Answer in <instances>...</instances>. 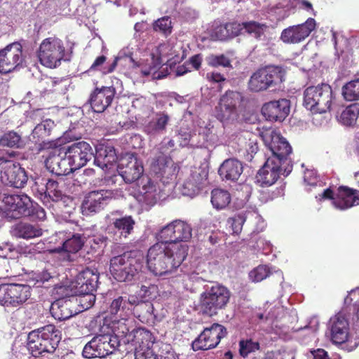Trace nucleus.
I'll use <instances>...</instances> for the list:
<instances>
[{
	"label": "nucleus",
	"mask_w": 359,
	"mask_h": 359,
	"mask_svg": "<svg viewBox=\"0 0 359 359\" xmlns=\"http://www.w3.org/2000/svg\"><path fill=\"white\" fill-rule=\"evenodd\" d=\"M188 245L178 242H157L149 250L147 266L154 276L172 273L188 255Z\"/></svg>",
	"instance_id": "nucleus-1"
},
{
	"label": "nucleus",
	"mask_w": 359,
	"mask_h": 359,
	"mask_svg": "<svg viewBox=\"0 0 359 359\" xmlns=\"http://www.w3.org/2000/svg\"><path fill=\"white\" fill-rule=\"evenodd\" d=\"M159 57L153 55L149 59L141 61L140 73L144 76H151L153 79H160L165 76L158 70L163 59H167L170 65L180 62L186 57V50L181 42L175 43L168 42L161 44L158 48Z\"/></svg>",
	"instance_id": "nucleus-2"
},
{
	"label": "nucleus",
	"mask_w": 359,
	"mask_h": 359,
	"mask_svg": "<svg viewBox=\"0 0 359 359\" xmlns=\"http://www.w3.org/2000/svg\"><path fill=\"white\" fill-rule=\"evenodd\" d=\"M174 140L165 137L152 151L150 160V170L162 182L168 184L173 180L178 172V168L168 155L174 150Z\"/></svg>",
	"instance_id": "nucleus-3"
},
{
	"label": "nucleus",
	"mask_w": 359,
	"mask_h": 359,
	"mask_svg": "<svg viewBox=\"0 0 359 359\" xmlns=\"http://www.w3.org/2000/svg\"><path fill=\"white\" fill-rule=\"evenodd\" d=\"M27 340L28 350L36 357L53 353L61 340V333L55 325H48L29 332Z\"/></svg>",
	"instance_id": "nucleus-4"
},
{
	"label": "nucleus",
	"mask_w": 359,
	"mask_h": 359,
	"mask_svg": "<svg viewBox=\"0 0 359 359\" xmlns=\"http://www.w3.org/2000/svg\"><path fill=\"white\" fill-rule=\"evenodd\" d=\"M265 146L271 153L267 158H273L279 164L283 165L284 172L289 175L292 170L290 155L292 154V147L287 140L280 133L273 129H268L261 134Z\"/></svg>",
	"instance_id": "nucleus-5"
},
{
	"label": "nucleus",
	"mask_w": 359,
	"mask_h": 359,
	"mask_svg": "<svg viewBox=\"0 0 359 359\" xmlns=\"http://www.w3.org/2000/svg\"><path fill=\"white\" fill-rule=\"evenodd\" d=\"M33 203L25 194L0 193V215L8 219H17L34 213Z\"/></svg>",
	"instance_id": "nucleus-6"
},
{
	"label": "nucleus",
	"mask_w": 359,
	"mask_h": 359,
	"mask_svg": "<svg viewBox=\"0 0 359 359\" xmlns=\"http://www.w3.org/2000/svg\"><path fill=\"white\" fill-rule=\"evenodd\" d=\"M333 100L332 88L326 83L309 86L304 93V105L313 113L323 114L330 111Z\"/></svg>",
	"instance_id": "nucleus-7"
},
{
	"label": "nucleus",
	"mask_w": 359,
	"mask_h": 359,
	"mask_svg": "<svg viewBox=\"0 0 359 359\" xmlns=\"http://www.w3.org/2000/svg\"><path fill=\"white\" fill-rule=\"evenodd\" d=\"M230 292L223 285L207 286L200 295L199 308L205 315L212 316L224 309L229 301Z\"/></svg>",
	"instance_id": "nucleus-8"
},
{
	"label": "nucleus",
	"mask_w": 359,
	"mask_h": 359,
	"mask_svg": "<svg viewBox=\"0 0 359 359\" xmlns=\"http://www.w3.org/2000/svg\"><path fill=\"white\" fill-rule=\"evenodd\" d=\"M331 339L334 344L346 343V347L351 351L359 344V330L354 329L353 322L352 332H349V325L347 320L341 313H338L330 319Z\"/></svg>",
	"instance_id": "nucleus-9"
},
{
	"label": "nucleus",
	"mask_w": 359,
	"mask_h": 359,
	"mask_svg": "<svg viewBox=\"0 0 359 359\" xmlns=\"http://www.w3.org/2000/svg\"><path fill=\"white\" fill-rule=\"evenodd\" d=\"M243 96L240 93L228 91L219 99L215 107L216 118L223 123H233L236 121L241 111Z\"/></svg>",
	"instance_id": "nucleus-10"
},
{
	"label": "nucleus",
	"mask_w": 359,
	"mask_h": 359,
	"mask_svg": "<svg viewBox=\"0 0 359 359\" xmlns=\"http://www.w3.org/2000/svg\"><path fill=\"white\" fill-rule=\"evenodd\" d=\"M65 48L61 39L51 36L43 39L37 51L40 63L49 68L58 67L65 59Z\"/></svg>",
	"instance_id": "nucleus-11"
},
{
	"label": "nucleus",
	"mask_w": 359,
	"mask_h": 359,
	"mask_svg": "<svg viewBox=\"0 0 359 359\" xmlns=\"http://www.w3.org/2000/svg\"><path fill=\"white\" fill-rule=\"evenodd\" d=\"M285 80V71L280 67L270 66L253 73L248 82L251 91L260 92L280 84Z\"/></svg>",
	"instance_id": "nucleus-12"
},
{
	"label": "nucleus",
	"mask_w": 359,
	"mask_h": 359,
	"mask_svg": "<svg viewBox=\"0 0 359 359\" xmlns=\"http://www.w3.org/2000/svg\"><path fill=\"white\" fill-rule=\"evenodd\" d=\"M98 282L97 271L86 269L79 273L75 280L69 285H60L56 288V292L60 295L88 293L95 290Z\"/></svg>",
	"instance_id": "nucleus-13"
},
{
	"label": "nucleus",
	"mask_w": 359,
	"mask_h": 359,
	"mask_svg": "<svg viewBox=\"0 0 359 359\" xmlns=\"http://www.w3.org/2000/svg\"><path fill=\"white\" fill-rule=\"evenodd\" d=\"M119 346V341L110 334H100L94 337L86 344L82 354L86 358H104L112 354Z\"/></svg>",
	"instance_id": "nucleus-14"
},
{
	"label": "nucleus",
	"mask_w": 359,
	"mask_h": 359,
	"mask_svg": "<svg viewBox=\"0 0 359 359\" xmlns=\"http://www.w3.org/2000/svg\"><path fill=\"white\" fill-rule=\"evenodd\" d=\"M319 201L329 199L332 201L333 206L338 210H345L353 206L359 205V197L356 190L347 187H339L335 191L328 188L324 189L318 196H316Z\"/></svg>",
	"instance_id": "nucleus-15"
},
{
	"label": "nucleus",
	"mask_w": 359,
	"mask_h": 359,
	"mask_svg": "<svg viewBox=\"0 0 359 359\" xmlns=\"http://www.w3.org/2000/svg\"><path fill=\"white\" fill-rule=\"evenodd\" d=\"M25 55L22 46L13 42L0 50V73L7 74L22 66Z\"/></svg>",
	"instance_id": "nucleus-16"
},
{
	"label": "nucleus",
	"mask_w": 359,
	"mask_h": 359,
	"mask_svg": "<svg viewBox=\"0 0 359 359\" xmlns=\"http://www.w3.org/2000/svg\"><path fill=\"white\" fill-rule=\"evenodd\" d=\"M27 180L25 170L19 163L9 160H0V180L4 184L22 188Z\"/></svg>",
	"instance_id": "nucleus-17"
},
{
	"label": "nucleus",
	"mask_w": 359,
	"mask_h": 359,
	"mask_svg": "<svg viewBox=\"0 0 359 359\" xmlns=\"http://www.w3.org/2000/svg\"><path fill=\"white\" fill-rule=\"evenodd\" d=\"M32 188L34 192L39 194V198L47 207L51 206V201L57 202L63 196L60 183L53 180H47L38 177Z\"/></svg>",
	"instance_id": "nucleus-18"
},
{
	"label": "nucleus",
	"mask_w": 359,
	"mask_h": 359,
	"mask_svg": "<svg viewBox=\"0 0 359 359\" xmlns=\"http://www.w3.org/2000/svg\"><path fill=\"white\" fill-rule=\"evenodd\" d=\"M113 198L114 193L111 190L100 189L88 192L81 204L82 214L89 216L100 212Z\"/></svg>",
	"instance_id": "nucleus-19"
},
{
	"label": "nucleus",
	"mask_w": 359,
	"mask_h": 359,
	"mask_svg": "<svg viewBox=\"0 0 359 359\" xmlns=\"http://www.w3.org/2000/svg\"><path fill=\"white\" fill-rule=\"evenodd\" d=\"M226 334V328L218 323L205 328L201 334L192 342L194 351L208 350L216 347L222 338Z\"/></svg>",
	"instance_id": "nucleus-20"
},
{
	"label": "nucleus",
	"mask_w": 359,
	"mask_h": 359,
	"mask_svg": "<svg viewBox=\"0 0 359 359\" xmlns=\"http://www.w3.org/2000/svg\"><path fill=\"white\" fill-rule=\"evenodd\" d=\"M137 262H144V255L141 251L132 250L114 256L110 260V272L116 280H123L130 274L122 273L123 268H130Z\"/></svg>",
	"instance_id": "nucleus-21"
},
{
	"label": "nucleus",
	"mask_w": 359,
	"mask_h": 359,
	"mask_svg": "<svg viewBox=\"0 0 359 359\" xmlns=\"http://www.w3.org/2000/svg\"><path fill=\"white\" fill-rule=\"evenodd\" d=\"M229 144L242 155H247L251 159L258 149V137L249 131H241L232 134Z\"/></svg>",
	"instance_id": "nucleus-22"
},
{
	"label": "nucleus",
	"mask_w": 359,
	"mask_h": 359,
	"mask_svg": "<svg viewBox=\"0 0 359 359\" xmlns=\"http://www.w3.org/2000/svg\"><path fill=\"white\" fill-rule=\"evenodd\" d=\"M316 27V20L309 18L304 23L284 29L281 32L280 39L285 43H299L305 40Z\"/></svg>",
	"instance_id": "nucleus-23"
},
{
	"label": "nucleus",
	"mask_w": 359,
	"mask_h": 359,
	"mask_svg": "<svg viewBox=\"0 0 359 359\" xmlns=\"http://www.w3.org/2000/svg\"><path fill=\"white\" fill-rule=\"evenodd\" d=\"M45 165L50 172L58 176L73 172L67 154L62 149L55 148L51 150L46 158Z\"/></svg>",
	"instance_id": "nucleus-24"
},
{
	"label": "nucleus",
	"mask_w": 359,
	"mask_h": 359,
	"mask_svg": "<svg viewBox=\"0 0 359 359\" xmlns=\"http://www.w3.org/2000/svg\"><path fill=\"white\" fill-rule=\"evenodd\" d=\"M65 151L72 165L73 172L84 166L94 156L90 145L83 141L72 144Z\"/></svg>",
	"instance_id": "nucleus-25"
},
{
	"label": "nucleus",
	"mask_w": 359,
	"mask_h": 359,
	"mask_svg": "<svg viewBox=\"0 0 359 359\" xmlns=\"http://www.w3.org/2000/svg\"><path fill=\"white\" fill-rule=\"evenodd\" d=\"M118 168L120 175L126 183L138 180L144 172L142 161L134 154H127L123 157Z\"/></svg>",
	"instance_id": "nucleus-26"
},
{
	"label": "nucleus",
	"mask_w": 359,
	"mask_h": 359,
	"mask_svg": "<svg viewBox=\"0 0 359 359\" xmlns=\"http://www.w3.org/2000/svg\"><path fill=\"white\" fill-rule=\"evenodd\" d=\"M281 174L287 175L284 172L283 165L273 161V158H267L256 175V182L261 187H270L278 180Z\"/></svg>",
	"instance_id": "nucleus-27"
},
{
	"label": "nucleus",
	"mask_w": 359,
	"mask_h": 359,
	"mask_svg": "<svg viewBox=\"0 0 359 359\" xmlns=\"http://www.w3.org/2000/svg\"><path fill=\"white\" fill-rule=\"evenodd\" d=\"M302 10L310 15H316L313 4L309 0H284L271 8V12L276 15L277 20H283L289 16L290 11Z\"/></svg>",
	"instance_id": "nucleus-28"
},
{
	"label": "nucleus",
	"mask_w": 359,
	"mask_h": 359,
	"mask_svg": "<svg viewBox=\"0 0 359 359\" xmlns=\"http://www.w3.org/2000/svg\"><path fill=\"white\" fill-rule=\"evenodd\" d=\"M59 286L57 285L53 289V293L58 296V299L52 303L50 313L54 318L65 320L77 313L78 311L74 309V299L72 295L63 296L56 292V288Z\"/></svg>",
	"instance_id": "nucleus-29"
},
{
	"label": "nucleus",
	"mask_w": 359,
	"mask_h": 359,
	"mask_svg": "<svg viewBox=\"0 0 359 359\" xmlns=\"http://www.w3.org/2000/svg\"><path fill=\"white\" fill-rule=\"evenodd\" d=\"M107 219L120 238H128L133 231L135 221L130 215L122 216L121 212L114 211L107 216Z\"/></svg>",
	"instance_id": "nucleus-30"
},
{
	"label": "nucleus",
	"mask_w": 359,
	"mask_h": 359,
	"mask_svg": "<svg viewBox=\"0 0 359 359\" xmlns=\"http://www.w3.org/2000/svg\"><path fill=\"white\" fill-rule=\"evenodd\" d=\"M290 102L287 99L271 101L264 104L262 113L266 119L271 121H282L289 114Z\"/></svg>",
	"instance_id": "nucleus-31"
},
{
	"label": "nucleus",
	"mask_w": 359,
	"mask_h": 359,
	"mask_svg": "<svg viewBox=\"0 0 359 359\" xmlns=\"http://www.w3.org/2000/svg\"><path fill=\"white\" fill-rule=\"evenodd\" d=\"M142 302L136 295L121 296L111 303L109 312L114 316H130L133 308Z\"/></svg>",
	"instance_id": "nucleus-32"
},
{
	"label": "nucleus",
	"mask_w": 359,
	"mask_h": 359,
	"mask_svg": "<svg viewBox=\"0 0 359 359\" xmlns=\"http://www.w3.org/2000/svg\"><path fill=\"white\" fill-rule=\"evenodd\" d=\"M170 116L165 111H158L144 124V132L151 138L166 133Z\"/></svg>",
	"instance_id": "nucleus-33"
},
{
	"label": "nucleus",
	"mask_w": 359,
	"mask_h": 359,
	"mask_svg": "<svg viewBox=\"0 0 359 359\" xmlns=\"http://www.w3.org/2000/svg\"><path fill=\"white\" fill-rule=\"evenodd\" d=\"M138 191L140 201H143L146 204L153 205L159 198L161 192L160 186L157 182L149 177H142L138 182Z\"/></svg>",
	"instance_id": "nucleus-34"
},
{
	"label": "nucleus",
	"mask_w": 359,
	"mask_h": 359,
	"mask_svg": "<svg viewBox=\"0 0 359 359\" xmlns=\"http://www.w3.org/2000/svg\"><path fill=\"white\" fill-rule=\"evenodd\" d=\"M115 94L113 87H102L97 88L90 98L92 109L96 113L104 111L111 104Z\"/></svg>",
	"instance_id": "nucleus-35"
},
{
	"label": "nucleus",
	"mask_w": 359,
	"mask_h": 359,
	"mask_svg": "<svg viewBox=\"0 0 359 359\" xmlns=\"http://www.w3.org/2000/svg\"><path fill=\"white\" fill-rule=\"evenodd\" d=\"M245 221L257 223V230L262 231L265 226L264 222L261 216L255 211H249L245 214L241 213L233 217L229 218L227 225L232 231V233L238 234L241 233L243 225Z\"/></svg>",
	"instance_id": "nucleus-36"
},
{
	"label": "nucleus",
	"mask_w": 359,
	"mask_h": 359,
	"mask_svg": "<svg viewBox=\"0 0 359 359\" xmlns=\"http://www.w3.org/2000/svg\"><path fill=\"white\" fill-rule=\"evenodd\" d=\"M137 50V46L129 44L127 47L119 51L114 61L109 66L108 69L104 70V73H110L114 71L117 63L123 65H128L130 67L135 69L137 72H140L141 62H136L134 59V54Z\"/></svg>",
	"instance_id": "nucleus-37"
},
{
	"label": "nucleus",
	"mask_w": 359,
	"mask_h": 359,
	"mask_svg": "<svg viewBox=\"0 0 359 359\" xmlns=\"http://www.w3.org/2000/svg\"><path fill=\"white\" fill-rule=\"evenodd\" d=\"M243 172V163L236 158L225 160L219 166L218 173L225 180L238 181Z\"/></svg>",
	"instance_id": "nucleus-38"
},
{
	"label": "nucleus",
	"mask_w": 359,
	"mask_h": 359,
	"mask_svg": "<svg viewBox=\"0 0 359 359\" xmlns=\"http://www.w3.org/2000/svg\"><path fill=\"white\" fill-rule=\"evenodd\" d=\"M83 239L79 234L73 235L67 239L62 248L54 249L53 251L57 252L64 261H72V255L76 253L83 246Z\"/></svg>",
	"instance_id": "nucleus-39"
},
{
	"label": "nucleus",
	"mask_w": 359,
	"mask_h": 359,
	"mask_svg": "<svg viewBox=\"0 0 359 359\" xmlns=\"http://www.w3.org/2000/svg\"><path fill=\"white\" fill-rule=\"evenodd\" d=\"M116 161L117 156L113 147L102 146L97 149L94 163L102 170L110 169Z\"/></svg>",
	"instance_id": "nucleus-40"
},
{
	"label": "nucleus",
	"mask_w": 359,
	"mask_h": 359,
	"mask_svg": "<svg viewBox=\"0 0 359 359\" xmlns=\"http://www.w3.org/2000/svg\"><path fill=\"white\" fill-rule=\"evenodd\" d=\"M111 331L117 339L126 337L130 332L135 331L133 320L130 316H114L109 325Z\"/></svg>",
	"instance_id": "nucleus-41"
},
{
	"label": "nucleus",
	"mask_w": 359,
	"mask_h": 359,
	"mask_svg": "<svg viewBox=\"0 0 359 359\" xmlns=\"http://www.w3.org/2000/svg\"><path fill=\"white\" fill-rule=\"evenodd\" d=\"M241 27L242 25L236 22L220 25L214 27L211 36L215 39L220 41L233 38L241 34Z\"/></svg>",
	"instance_id": "nucleus-42"
},
{
	"label": "nucleus",
	"mask_w": 359,
	"mask_h": 359,
	"mask_svg": "<svg viewBox=\"0 0 359 359\" xmlns=\"http://www.w3.org/2000/svg\"><path fill=\"white\" fill-rule=\"evenodd\" d=\"M12 233L17 238L28 240L42 236V229L34 224L20 222L14 226Z\"/></svg>",
	"instance_id": "nucleus-43"
},
{
	"label": "nucleus",
	"mask_w": 359,
	"mask_h": 359,
	"mask_svg": "<svg viewBox=\"0 0 359 359\" xmlns=\"http://www.w3.org/2000/svg\"><path fill=\"white\" fill-rule=\"evenodd\" d=\"M332 41H334L337 52L340 51L343 53L345 50L359 48V35L353 36L347 39L340 34L333 32Z\"/></svg>",
	"instance_id": "nucleus-44"
},
{
	"label": "nucleus",
	"mask_w": 359,
	"mask_h": 359,
	"mask_svg": "<svg viewBox=\"0 0 359 359\" xmlns=\"http://www.w3.org/2000/svg\"><path fill=\"white\" fill-rule=\"evenodd\" d=\"M338 121L346 126H353L359 122V103L348 106L339 115L337 116Z\"/></svg>",
	"instance_id": "nucleus-45"
},
{
	"label": "nucleus",
	"mask_w": 359,
	"mask_h": 359,
	"mask_svg": "<svg viewBox=\"0 0 359 359\" xmlns=\"http://www.w3.org/2000/svg\"><path fill=\"white\" fill-rule=\"evenodd\" d=\"M202 180L203 178L198 173H192L181 186L180 191L182 194L189 197L195 196L199 192Z\"/></svg>",
	"instance_id": "nucleus-46"
},
{
	"label": "nucleus",
	"mask_w": 359,
	"mask_h": 359,
	"mask_svg": "<svg viewBox=\"0 0 359 359\" xmlns=\"http://www.w3.org/2000/svg\"><path fill=\"white\" fill-rule=\"evenodd\" d=\"M12 306L16 307L25 303L30 297V287L22 284H11Z\"/></svg>",
	"instance_id": "nucleus-47"
},
{
	"label": "nucleus",
	"mask_w": 359,
	"mask_h": 359,
	"mask_svg": "<svg viewBox=\"0 0 359 359\" xmlns=\"http://www.w3.org/2000/svg\"><path fill=\"white\" fill-rule=\"evenodd\" d=\"M174 238L175 242L182 243L189 241L192 236L193 229L190 224L180 219L174 220Z\"/></svg>",
	"instance_id": "nucleus-48"
},
{
	"label": "nucleus",
	"mask_w": 359,
	"mask_h": 359,
	"mask_svg": "<svg viewBox=\"0 0 359 359\" xmlns=\"http://www.w3.org/2000/svg\"><path fill=\"white\" fill-rule=\"evenodd\" d=\"M231 200L230 194L222 189H215L211 192V203L214 208L222 210L226 208Z\"/></svg>",
	"instance_id": "nucleus-49"
},
{
	"label": "nucleus",
	"mask_w": 359,
	"mask_h": 359,
	"mask_svg": "<svg viewBox=\"0 0 359 359\" xmlns=\"http://www.w3.org/2000/svg\"><path fill=\"white\" fill-rule=\"evenodd\" d=\"M25 141L20 135L14 131H8L3 134L0 137V146L9 148H22Z\"/></svg>",
	"instance_id": "nucleus-50"
},
{
	"label": "nucleus",
	"mask_w": 359,
	"mask_h": 359,
	"mask_svg": "<svg viewBox=\"0 0 359 359\" xmlns=\"http://www.w3.org/2000/svg\"><path fill=\"white\" fill-rule=\"evenodd\" d=\"M32 278L35 281L38 287L48 283H55L57 279V273L53 268L46 269L41 271H37L32 274Z\"/></svg>",
	"instance_id": "nucleus-51"
},
{
	"label": "nucleus",
	"mask_w": 359,
	"mask_h": 359,
	"mask_svg": "<svg viewBox=\"0 0 359 359\" xmlns=\"http://www.w3.org/2000/svg\"><path fill=\"white\" fill-rule=\"evenodd\" d=\"M242 25L241 34L247 32L255 38H260L264 33L266 26L264 24H259L256 22H248L240 23Z\"/></svg>",
	"instance_id": "nucleus-52"
},
{
	"label": "nucleus",
	"mask_w": 359,
	"mask_h": 359,
	"mask_svg": "<svg viewBox=\"0 0 359 359\" xmlns=\"http://www.w3.org/2000/svg\"><path fill=\"white\" fill-rule=\"evenodd\" d=\"M342 95L347 101L359 100V79L353 80L344 86Z\"/></svg>",
	"instance_id": "nucleus-53"
},
{
	"label": "nucleus",
	"mask_w": 359,
	"mask_h": 359,
	"mask_svg": "<svg viewBox=\"0 0 359 359\" xmlns=\"http://www.w3.org/2000/svg\"><path fill=\"white\" fill-rule=\"evenodd\" d=\"M72 298L74 299V304H79L83 310L90 309L95 301V296L93 292L88 293L72 294Z\"/></svg>",
	"instance_id": "nucleus-54"
},
{
	"label": "nucleus",
	"mask_w": 359,
	"mask_h": 359,
	"mask_svg": "<svg viewBox=\"0 0 359 359\" xmlns=\"http://www.w3.org/2000/svg\"><path fill=\"white\" fill-rule=\"evenodd\" d=\"M54 126V122L52 120L46 119L34 128L32 135L34 138H43L48 136Z\"/></svg>",
	"instance_id": "nucleus-55"
},
{
	"label": "nucleus",
	"mask_w": 359,
	"mask_h": 359,
	"mask_svg": "<svg viewBox=\"0 0 359 359\" xmlns=\"http://www.w3.org/2000/svg\"><path fill=\"white\" fill-rule=\"evenodd\" d=\"M174 221L162 227L156 235L158 242H175Z\"/></svg>",
	"instance_id": "nucleus-56"
},
{
	"label": "nucleus",
	"mask_w": 359,
	"mask_h": 359,
	"mask_svg": "<svg viewBox=\"0 0 359 359\" xmlns=\"http://www.w3.org/2000/svg\"><path fill=\"white\" fill-rule=\"evenodd\" d=\"M271 273L269 268L266 265H259L249 273L250 280L253 282H260L266 278Z\"/></svg>",
	"instance_id": "nucleus-57"
},
{
	"label": "nucleus",
	"mask_w": 359,
	"mask_h": 359,
	"mask_svg": "<svg viewBox=\"0 0 359 359\" xmlns=\"http://www.w3.org/2000/svg\"><path fill=\"white\" fill-rule=\"evenodd\" d=\"M239 346V351L243 357H246L250 353H253L259 349V344L251 339L240 341Z\"/></svg>",
	"instance_id": "nucleus-58"
},
{
	"label": "nucleus",
	"mask_w": 359,
	"mask_h": 359,
	"mask_svg": "<svg viewBox=\"0 0 359 359\" xmlns=\"http://www.w3.org/2000/svg\"><path fill=\"white\" fill-rule=\"evenodd\" d=\"M144 263V262H137L136 264H133V266H130V268H123L122 273H126V275L128 274V273H130V274L129 276H127L126 278L117 280L120 282H128L135 280L139 275V273L141 271Z\"/></svg>",
	"instance_id": "nucleus-59"
},
{
	"label": "nucleus",
	"mask_w": 359,
	"mask_h": 359,
	"mask_svg": "<svg viewBox=\"0 0 359 359\" xmlns=\"http://www.w3.org/2000/svg\"><path fill=\"white\" fill-rule=\"evenodd\" d=\"M134 338L135 341L140 344V347H149L151 334L144 329H138L135 331Z\"/></svg>",
	"instance_id": "nucleus-60"
},
{
	"label": "nucleus",
	"mask_w": 359,
	"mask_h": 359,
	"mask_svg": "<svg viewBox=\"0 0 359 359\" xmlns=\"http://www.w3.org/2000/svg\"><path fill=\"white\" fill-rule=\"evenodd\" d=\"M155 31L161 32L165 35H168L172 32L171 20L169 17L165 16L157 20L154 24Z\"/></svg>",
	"instance_id": "nucleus-61"
},
{
	"label": "nucleus",
	"mask_w": 359,
	"mask_h": 359,
	"mask_svg": "<svg viewBox=\"0 0 359 359\" xmlns=\"http://www.w3.org/2000/svg\"><path fill=\"white\" fill-rule=\"evenodd\" d=\"M11 284L0 285V304L4 306H12V294Z\"/></svg>",
	"instance_id": "nucleus-62"
},
{
	"label": "nucleus",
	"mask_w": 359,
	"mask_h": 359,
	"mask_svg": "<svg viewBox=\"0 0 359 359\" xmlns=\"http://www.w3.org/2000/svg\"><path fill=\"white\" fill-rule=\"evenodd\" d=\"M304 180L306 184L310 187V191L312 187H322V182L318 180L317 172L314 170H307L304 172Z\"/></svg>",
	"instance_id": "nucleus-63"
},
{
	"label": "nucleus",
	"mask_w": 359,
	"mask_h": 359,
	"mask_svg": "<svg viewBox=\"0 0 359 359\" xmlns=\"http://www.w3.org/2000/svg\"><path fill=\"white\" fill-rule=\"evenodd\" d=\"M208 65L212 67H219L222 66L224 67H229L230 65V60L228 57L224 56V55H210L208 58Z\"/></svg>",
	"instance_id": "nucleus-64"
}]
</instances>
